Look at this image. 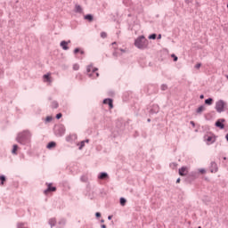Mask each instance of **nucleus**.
<instances>
[{"instance_id": "nucleus-22", "label": "nucleus", "mask_w": 228, "mask_h": 228, "mask_svg": "<svg viewBox=\"0 0 228 228\" xmlns=\"http://www.w3.org/2000/svg\"><path fill=\"white\" fill-rule=\"evenodd\" d=\"M45 81H46V83H51V74L47 73V74H45L43 76Z\"/></svg>"}, {"instance_id": "nucleus-6", "label": "nucleus", "mask_w": 228, "mask_h": 228, "mask_svg": "<svg viewBox=\"0 0 228 228\" xmlns=\"http://www.w3.org/2000/svg\"><path fill=\"white\" fill-rule=\"evenodd\" d=\"M46 190L44 191L45 195H48L50 192L56 191V186H53V183H46Z\"/></svg>"}, {"instance_id": "nucleus-32", "label": "nucleus", "mask_w": 228, "mask_h": 228, "mask_svg": "<svg viewBox=\"0 0 228 228\" xmlns=\"http://www.w3.org/2000/svg\"><path fill=\"white\" fill-rule=\"evenodd\" d=\"M171 58H173V61H177V60H179V58L174 53L171 54Z\"/></svg>"}, {"instance_id": "nucleus-3", "label": "nucleus", "mask_w": 228, "mask_h": 228, "mask_svg": "<svg viewBox=\"0 0 228 228\" xmlns=\"http://www.w3.org/2000/svg\"><path fill=\"white\" fill-rule=\"evenodd\" d=\"M197 177H199V173H197L195 171L191 172L184 178V183H186V184H191L193 183V181H195V179H197Z\"/></svg>"}, {"instance_id": "nucleus-57", "label": "nucleus", "mask_w": 228, "mask_h": 228, "mask_svg": "<svg viewBox=\"0 0 228 228\" xmlns=\"http://www.w3.org/2000/svg\"><path fill=\"white\" fill-rule=\"evenodd\" d=\"M116 44H117V42L112 43V45H115Z\"/></svg>"}, {"instance_id": "nucleus-62", "label": "nucleus", "mask_w": 228, "mask_h": 228, "mask_svg": "<svg viewBox=\"0 0 228 228\" xmlns=\"http://www.w3.org/2000/svg\"><path fill=\"white\" fill-rule=\"evenodd\" d=\"M226 77H227V79H228V75H226Z\"/></svg>"}, {"instance_id": "nucleus-42", "label": "nucleus", "mask_w": 228, "mask_h": 228, "mask_svg": "<svg viewBox=\"0 0 228 228\" xmlns=\"http://www.w3.org/2000/svg\"><path fill=\"white\" fill-rule=\"evenodd\" d=\"M95 216L96 218H101V212H96Z\"/></svg>"}, {"instance_id": "nucleus-10", "label": "nucleus", "mask_w": 228, "mask_h": 228, "mask_svg": "<svg viewBox=\"0 0 228 228\" xmlns=\"http://www.w3.org/2000/svg\"><path fill=\"white\" fill-rule=\"evenodd\" d=\"M69 44H70V40L61 41L60 45L63 49V51H69Z\"/></svg>"}, {"instance_id": "nucleus-43", "label": "nucleus", "mask_w": 228, "mask_h": 228, "mask_svg": "<svg viewBox=\"0 0 228 228\" xmlns=\"http://www.w3.org/2000/svg\"><path fill=\"white\" fill-rule=\"evenodd\" d=\"M190 124H191V126H192V127H195V122L194 121H191Z\"/></svg>"}, {"instance_id": "nucleus-48", "label": "nucleus", "mask_w": 228, "mask_h": 228, "mask_svg": "<svg viewBox=\"0 0 228 228\" xmlns=\"http://www.w3.org/2000/svg\"><path fill=\"white\" fill-rule=\"evenodd\" d=\"M80 54H85V51H83V50H80Z\"/></svg>"}, {"instance_id": "nucleus-36", "label": "nucleus", "mask_w": 228, "mask_h": 228, "mask_svg": "<svg viewBox=\"0 0 228 228\" xmlns=\"http://www.w3.org/2000/svg\"><path fill=\"white\" fill-rule=\"evenodd\" d=\"M101 37H102V38H107L108 34L106 32H102Z\"/></svg>"}, {"instance_id": "nucleus-15", "label": "nucleus", "mask_w": 228, "mask_h": 228, "mask_svg": "<svg viewBox=\"0 0 228 228\" xmlns=\"http://www.w3.org/2000/svg\"><path fill=\"white\" fill-rule=\"evenodd\" d=\"M210 172H218V167L216 166V162H211Z\"/></svg>"}, {"instance_id": "nucleus-30", "label": "nucleus", "mask_w": 228, "mask_h": 228, "mask_svg": "<svg viewBox=\"0 0 228 228\" xmlns=\"http://www.w3.org/2000/svg\"><path fill=\"white\" fill-rule=\"evenodd\" d=\"M162 92H165L166 90H168V86L163 84L161 86H160Z\"/></svg>"}, {"instance_id": "nucleus-45", "label": "nucleus", "mask_w": 228, "mask_h": 228, "mask_svg": "<svg viewBox=\"0 0 228 228\" xmlns=\"http://www.w3.org/2000/svg\"><path fill=\"white\" fill-rule=\"evenodd\" d=\"M84 142H85V143H90V139H86Z\"/></svg>"}, {"instance_id": "nucleus-5", "label": "nucleus", "mask_w": 228, "mask_h": 228, "mask_svg": "<svg viewBox=\"0 0 228 228\" xmlns=\"http://www.w3.org/2000/svg\"><path fill=\"white\" fill-rule=\"evenodd\" d=\"M116 127L118 129V133L120 134L121 131H124V129H126V124L124 123V121L118 119L116 121Z\"/></svg>"}, {"instance_id": "nucleus-38", "label": "nucleus", "mask_w": 228, "mask_h": 228, "mask_svg": "<svg viewBox=\"0 0 228 228\" xmlns=\"http://www.w3.org/2000/svg\"><path fill=\"white\" fill-rule=\"evenodd\" d=\"M80 51H81V48H75L74 49V54H77V53H80Z\"/></svg>"}, {"instance_id": "nucleus-53", "label": "nucleus", "mask_w": 228, "mask_h": 228, "mask_svg": "<svg viewBox=\"0 0 228 228\" xmlns=\"http://www.w3.org/2000/svg\"><path fill=\"white\" fill-rule=\"evenodd\" d=\"M95 76H96L95 77H99V73L96 72Z\"/></svg>"}, {"instance_id": "nucleus-14", "label": "nucleus", "mask_w": 228, "mask_h": 228, "mask_svg": "<svg viewBox=\"0 0 228 228\" xmlns=\"http://www.w3.org/2000/svg\"><path fill=\"white\" fill-rule=\"evenodd\" d=\"M109 177H110V175L106 172H102L98 175V179H100V180L108 179Z\"/></svg>"}, {"instance_id": "nucleus-47", "label": "nucleus", "mask_w": 228, "mask_h": 228, "mask_svg": "<svg viewBox=\"0 0 228 228\" xmlns=\"http://www.w3.org/2000/svg\"><path fill=\"white\" fill-rule=\"evenodd\" d=\"M113 218V216H109L108 220H111Z\"/></svg>"}, {"instance_id": "nucleus-17", "label": "nucleus", "mask_w": 228, "mask_h": 228, "mask_svg": "<svg viewBox=\"0 0 228 228\" xmlns=\"http://www.w3.org/2000/svg\"><path fill=\"white\" fill-rule=\"evenodd\" d=\"M54 147H56V142L54 141L48 142L46 145V149H49V150L54 149Z\"/></svg>"}, {"instance_id": "nucleus-41", "label": "nucleus", "mask_w": 228, "mask_h": 228, "mask_svg": "<svg viewBox=\"0 0 228 228\" xmlns=\"http://www.w3.org/2000/svg\"><path fill=\"white\" fill-rule=\"evenodd\" d=\"M200 67H202V63H198L195 65V69H200Z\"/></svg>"}, {"instance_id": "nucleus-49", "label": "nucleus", "mask_w": 228, "mask_h": 228, "mask_svg": "<svg viewBox=\"0 0 228 228\" xmlns=\"http://www.w3.org/2000/svg\"><path fill=\"white\" fill-rule=\"evenodd\" d=\"M200 99H204V94H200Z\"/></svg>"}, {"instance_id": "nucleus-46", "label": "nucleus", "mask_w": 228, "mask_h": 228, "mask_svg": "<svg viewBox=\"0 0 228 228\" xmlns=\"http://www.w3.org/2000/svg\"><path fill=\"white\" fill-rule=\"evenodd\" d=\"M181 183V178L176 179V183L179 184Z\"/></svg>"}, {"instance_id": "nucleus-37", "label": "nucleus", "mask_w": 228, "mask_h": 228, "mask_svg": "<svg viewBox=\"0 0 228 228\" xmlns=\"http://www.w3.org/2000/svg\"><path fill=\"white\" fill-rule=\"evenodd\" d=\"M73 70H79V64H74Z\"/></svg>"}, {"instance_id": "nucleus-7", "label": "nucleus", "mask_w": 228, "mask_h": 228, "mask_svg": "<svg viewBox=\"0 0 228 228\" xmlns=\"http://www.w3.org/2000/svg\"><path fill=\"white\" fill-rule=\"evenodd\" d=\"M224 123H225V119L220 118L216 121L215 126L216 127H219V129H225V125Z\"/></svg>"}, {"instance_id": "nucleus-35", "label": "nucleus", "mask_w": 228, "mask_h": 228, "mask_svg": "<svg viewBox=\"0 0 228 228\" xmlns=\"http://www.w3.org/2000/svg\"><path fill=\"white\" fill-rule=\"evenodd\" d=\"M83 147H85V141H82V142H80V145H79V147H78L79 151L83 150Z\"/></svg>"}, {"instance_id": "nucleus-52", "label": "nucleus", "mask_w": 228, "mask_h": 228, "mask_svg": "<svg viewBox=\"0 0 228 228\" xmlns=\"http://www.w3.org/2000/svg\"><path fill=\"white\" fill-rule=\"evenodd\" d=\"M113 56H118L117 52H114V53H113Z\"/></svg>"}, {"instance_id": "nucleus-54", "label": "nucleus", "mask_w": 228, "mask_h": 228, "mask_svg": "<svg viewBox=\"0 0 228 228\" xmlns=\"http://www.w3.org/2000/svg\"><path fill=\"white\" fill-rule=\"evenodd\" d=\"M101 224H104V219H101Z\"/></svg>"}, {"instance_id": "nucleus-50", "label": "nucleus", "mask_w": 228, "mask_h": 228, "mask_svg": "<svg viewBox=\"0 0 228 228\" xmlns=\"http://www.w3.org/2000/svg\"><path fill=\"white\" fill-rule=\"evenodd\" d=\"M101 227L102 228H107L106 224H102Z\"/></svg>"}, {"instance_id": "nucleus-61", "label": "nucleus", "mask_w": 228, "mask_h": 228, "mask_svg": "<svg viewBox=\"0 0 228 228\" xmlns=\"http://www.w3.org/2000/svg\"><path fill=\"white\" fill-rule=\"evenodd\" d=\"M110 94L113 95V94H114V93H113V92H111Z\"/></svg>"}, {"instance_id": "nucleus-4", "label": "nucleus", "mask_w": 228, "mask_h": 228, "mask_svg": "<svg viewBox=\"0 0 228 228\" xmlns=\"http://www.w3.org/2000/svg\"><path fill=\"white\" fill-rule=\"evenodd\" d=\"M225 106H227V103L224 100H218L216 102V110L217 113H223V111H225Z\"/></svg>"}, {"instance_id": "nucleus-12", "label": "nucleus", "mask_w": 228, "mask_h": 228, "mask_svg": "<svg viewBox=\"0 0 228 228\" xmlns=\"http://www.w3.org/2000/svg\"><path fill=\"white\" fill-rule=\"evenodd\" d=\"M156 113H159V106L153 105V107L150 110V115H156Z\"/></svg>"}, {"instance_id": "nucleus-28", "label": "nucleus", "mask_w": 228, "mask_h": 228, "mask_svg": "<svg viewBox=\"0 0 228 228\" xmlns=\"http://www.w3.org/2000/svg\"><path fill=\"white\" fill-rule=\"evenodd\" d=\"M158 37V35L156 33H153L148 37L149 40H156Z\"/></svg>"}, {"instance_id": "nucleus-13", "label": "nucleus", "mask_w": 228, "mask_h": 228, "mask_svg": "<svg viewBox=\"0 0 228 228\" xmlns=\"http://www.w3.org/2000/svg\"><path fill=\"white\" fill-rule=\"evenodd\" d=\"M93 69H94V65H92V64L88 65L86 68L87 76L89 77H94V74L91 73Z\"/></svg>"}, {"instance_id": "nucleus-25", "label": "nucleus", "mask_w": 228, "mask_h": 228, "mask_svg": "<svg viewBox=\"0 0 228 228\" xmlns=\"http://www.w3.org/2000/svg\"><path fill=\"white\" fill-rule=\"evenodd\" d=\"M119 204L120 206H126V204H127V200H126V198H120Z\"/></svg>"}, {"instance_id": "nucleus-59", "label": "nucleus", "mask_w": 228, "mask_h": 228, "mask_svg": "<svg viewBox=\"0 0 228 228\" xmlns=\"http://www.w3.org/2000/svg\"><path fill=\"white\" fill-rule=\"evenodd\" d=\"M121 52L125 53L124 49H120Z\"/></svg>"}, {"instance_id": "nucleus-21", "label": "nucleus", "mask_w": 228, "mask_h": 228, "mask_svg": "<svg viewBox=\"0 0 228 228\" xmlns=\"http://www.w3.org/2000/svg\"><path fill=\"white\" fill-rule=\"evenodd\" d=\"M48 224L51 226V228L54 227V225H56V218L49 219Z\"/></svg>"}, {"instance_id": "nucleus-27", "label": "nucleus", "mask_w": 228, "mask_h": 228, "mask_svg": "<svg viewBox=\"0 0 228 228\" xmlns=\"http://www.w3.org/2000/svg\"><path fill=\"white\" fill-rule=\"evenodd\" d=\"M60 106V104L56 102V101H53L52 102V108L53 110H57V108Z\"/></svg>"}, {"instance_id": "nucleus-44", "label": "nucleus", "mask_w": 228, "mask_h": 228, "mask_svg": "<svg viewBox=\"0 0 228 228\" xmlns=\"http://www.w3.org/2000/svg\"><path fill=\"white\" fill-rule=\"evenodd\" d=\"M157 38H158V40H161V34H159Z\"/></svg>"}, {"instance_id": "nucleus-51", "label": "nucleus", "mask_w": 228, "mask_h": 228, "mask_svg": "<svg viewBox=\"0 0 228 228\" xmlns=\"http://www.w3.org/2000/svg\"><path fill=\"white\" fill-rule=\"evenodd\" d=\"M226 142H228V133L225 135Z\"/></svg>"}, {"instance_id": "nucleus-33", "label": "nucleus", "mask_w": 228, "mask_h": 228, "mask_svg": "<svg viewBox=\"0 0 228 228\" xmlns=\"http://www.w3.org/2000/svg\"><path fill=\"white\" fill-rule=\"evenodd\" d=\"M61 117H63V114H61V112L56 114L55 118H57V120H60V118H61Z\"/></svg>"}, {"instance_id": "nucleus-40", "label": "nucleus", "mask_w": 228, "mask_h": 228, "mask_svg": "<svg viewBox=\"0 0 228 228\" xmlns=\"http://www.w3.org/2000/svg\"><path fill=\"white\" fill-rule=\"evenodd\" d=\"M200 174H206V169L201 168L199 170Z\"/></svg>"}, {"instance_id": "nucleus-55", "label": "nucleus", "mask_w": 228, "mask_h": 228, "mask_svg": "<svg viewBox=\"0 0 228 228\" xmlns=\"http://www.w3.org/2000/svg\"><path fill=\"white\" fill-rule=\"evenodd\" d=\"M173 167H177V164L176 163H173Z\"/></svg>"}, {"instance_id": "nucleus-11", "label": "nucleus", "mask_w": 228, "mask_h": 228, "mask_svg": "<svg viewBox=\"0 0 228 228\" xmlns=\"http://www.w3.org/2000/svg\"><path fill=\"white\" fill-rule=\"evenodd\" d=\"M56 134L57 136H63V134H65V126H61L58 127V129L56 130Z\"/></svg>"}, {"instance_id": "nucleus-23", "label": "nucleus", "mask_w": 228, "mask_h": 228, "mask_svg": "<svg viewBox=\"0 0 228 228\" xmlns=\"http://www.w3.org/2000/svg\"><path fill=\"white\" fill-rule=\"evenodd\" d=\"M6 183V176L4 175H0V184L3 186Z\"/></svg>"}, {"instance_id": "nucleus-56", "label": "nucleus", "mask_w": 228, "mask_h": 228, "mask_svg": "<svg viewBox=\"0 0 228 228\" xmlns=\"http://www.w3.org/2000/svg\"><path fill=\"white\" fill-rule=\"evenodd\" d=\"M223 159L225 161V159H227V157H224Z\"/></svg>"}, {"instance_id": "nucleus-9", "label": "nucleus", "mask_w": 228, "mask_h": 228, "mask_svg": "<svg viewBox=\"0 0 228 228\" xmlns=\"http://www.w3.org/2000/svg\"><path fill=\"white\" fill-rule=\"evenodd\" d=\"M103 104H108L110 110H113V99H111V98L104 99Z\"/></svg>"}, {"instance_id": "nucleus-26", "label": "nucleus", "mask_w": 228, "mask_h": 228, "mask_svg": "<svg viewBox=\"0 0 228 228\" xmlns=\"http://www.w3.org/2000/svg\"><path fill=\"white\" fill-rule=\"evenodd\" d=\"M205 104H207V106H211V104H213V98H208L205 100Z\"/></svg>"}, {"instance_id": "nucleus-16", "label": "nucleus", "mask_w": 228, "mask_h": 228, "mask_svg": "<svg viewBox=\"0 0 228 228\" xmlns=\"http://www.w3.org/2000/svg\"><path fill=\"white\" fill-rule=\"evenodd\" d=\"M206 110V106L204 105H200L197 110H196V113H198V115H201L202 111Z\"/></svg>"}, {"instance_id": "nucleus-18", "label": "nucleus", "mask_w": 228, "mask_h": 228, "mask_svg": "<svg viewBox=\"0 0 228 228\" xmlns=\"http://www.w3.org/2000/svg\"><path fill=\"white\" fill-rule=\"evenodd\" d=\"M84 19L86 20H88V22H94V15L92 14H86L84 16Z\"/></svg>"}, {"instance_id": "nucleus-1", "label": "nucleus", "mask_w": 228, "mask_h": 228, "mask_svg": "<svg viewBox=\"0 0 228 228\" xmlns=\"http://www.w3.org/2000/svg\"><path fill=\"white\" fill-rule=\"evenodd\" d=\"M16 142L20 143V145H26V143H29V142H31V132H29V130H25L19 133L16 137Z\"/></svg>"}, {"instance_id": "nucleus-2", "label": "nucleus", "mask_w": 228, "mask_h": 228, "mask_svg": "<svg viewBox=\"0 0 228 228\" xmlns=\"http://www.w3.org/2000/svg\"><path fill=\"white\" fill-rule=\"evenodd\" d=\"M149 45V40L144 36H140L134 40V46L137 49H147Z\"/></svg>"}, {"instance_id": "nucleus-29", "label": "nucleus", "mask_w": 228, "mask_h": 228, "mask_svg": "<svg viewBox=\"0 0 228 228\" xmlns=\"http://www.w3.org/2000/svg\"><path fill=\"white\" fill-rule=\"evenodd\" d=\"M65 224H67V221L65 219H61L59 221V225H61V227H64Z\"/></svg>"}, {"instance_id": "nucleus-34", "label": "nucleus", "mask_w": 228, "mask_h": 228, "mask_svg": "<svg viewBox=\"0 0 228 228\" xmlns=\"http://www.w3.org/2000/svg\"><path fill=\"white\" fill-rule=\"evenodd\" d=\"M45 122H53V117L47 116V117L45 118Z\"/></svg>"}, {"instance_id": "nucleus-60", "label": "nucleus", "mask_w": 228, "mask_h": 228, "mask_svg": "<svg viewBox=\"0 0 228 228\" xmlns=\"http://www.w3.org/2000/svg\"><path fill=\"white\" fill-rule=\"evenodd\" d=\"M128 17H131V14H128Z\"/></svg>"}, {"instance_id": "nucleus-31", "label": "nucleus", "mask_w": 228, "mask_h": 228, "mask_svg": "<svg viewBox=\"0 0 228 228\" xmlns=\"http://www.w3.org/2000/svg\"><path fill=\"white\" fill-rule=\"evenodd\" d=\"M80 181H82V183H86L88 181V177L86 175H83L81 176Z\"/></svg>"}, {"instance_id": "nucleus-24", "label": "nucleus", "mask_w": 228, "mask_h": 228, "mask_svg": "<svg viewBox=\"0 0 228 228\" xmlns=\"http://www.w3.org/2000/svg\"><path fill=\"white\" fill-rule=\"evenodd\" d=\"M17 151H19V145L13 144L12 150V154L17 155Z\"/></svg>"}, {"instance_id": "nucleus-8", "label": "nucleus", "mask_w": 228, "mask_h": 228, "mask_svg": "<svg viewBox=\"0 0 228 228\" xmlns=\"http://www.w3.org/2000/svg\"><path fill=\"white\" fill-rule=\"evenodd\" d=\"M178 174H179V175H181L182 177H184V175H188V167H182L178 170Z\"/></svg>"}, {"instance_id": "nucleus-19", "label": "nucleus", "mask_w": 228, "mask_h": 228, "mask_svg": "<svg viewBox=\"0 0 228 228\" xmlns=\"http://www.w3.org/2000/svg\"><path fill=\"white\" fill-rule=\"evenodd\" d=\"M75 12L76 13H83V8L79 4L75 5Z\"/></svg>"}, {"instance_id": "nucleus-58", "label": "nucleus", "mask_w": 228, "mask_h": 228, "mask_svg": "<svg viewBox=\"0 0 228 228\" xmlns=\"http://www.w3.org/2000/svg\"><path fill=\"white\" fill-rule=\"evenodd\" d=\"M147 122H151V118H148V119H147Z\"/></svg>"}, {"instance_id": "nucleus-20", "label": "nucleus", "mask_w": 228, "mask_h": 228, "mask_svg": "<svg viewBox=\"0 0 228 228\" xmlns=\"http://www.w3.org/2000/svg\"><path fill=\"white\" fill-rule=\"evenodd\" d=\"M207 142H210L211 143H215V142H216V137L214 135V136H208L207 137Z\"/></svg>"}, {"instance_id": "nucleus-39", "label": "nucleus", "mask_w": 228, "mask_h": 228, "mask_svg": "<svg viewBox=\"0 0 228 228\" xmlns=\"http://www.w3.org/2000/svg\"><path fill=\"white\" fill-rule=\"evenodd\" d=\"M97 70H99V69H97V68H93V69H92V74H95V72H97Z\"/></svg>"}]
</instances>
